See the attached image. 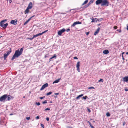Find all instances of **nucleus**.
<instances>
[{
  "label": "nucleus",
  "instance_id": "nucleus-15",
  "mask_svg": "<svg viewBox=\"0 0 128 128\" xmlns=\"http://www.w3.org/2000/svg\"><path fill=\"white\" fill-rule=\"evenodd\" d=\"M109 53V52L108 50H104L103 52V53L105 54H107Z\"/></svg>",
  "mask_w": 128,
  "mask_h": 128
},
{
  "label": "nucleus",
  "instance_id": "nucleus-45",
  "mask_svg": "<svg viewBox=\"0 0 128 128\" xmlns=\"http://www.w3.org/2000/svg\"><path fill=\"white\" fill-rule=\"evenodd\" d=\"M74 59H76L77 60L78 59V58L76 56H75L73 58Z\"/></svg>",
  "mask_w": 128,
  "mask_h": 128
},
{
  "label": "nucleus",
  "instance_id": "nucleus-20",
  "mask_svg": "<svg viewBox=\"0 0 128 128\" xmlns=\"http://www.w3.org/2000/svg\"><path fill=\"white\" fill-rule=\"evenodd\" d=\"M29 9H30L29 8H27L26 9V10H25L24 11L25 14H28V13L29 12Z\"/></svg>",
  "mask_w": 128,
  "mask_h": 128
},
{
  "label": "nucleus",
  "instance_id": "nucleus-37",
  "mask_svg": "<svg viewBox=\"0 0 128 128\" xmlns=\"http://www.w3.org/2000/svg\"><path fill=\"white\" fill-rule=\"evenodd\" d=\"M87 110L89 112H91L90 109L88 108H87Z\"/></svg>",
  "mask_w": 128,
  "mask_h": 128
},
{
  "label": "nucleus",
  "instance_id": "nucleus-48",
  "mask_svg": "<svg viewBox=\"0 0 128 128\" xmlns=\"http://www.w3.org/2000/svg\"><path fill=\"white\" fill-rule=\"evenodd\" d=\"M7 1H8L10 3H11L12 2L11 0H8Z\"/></svg>",
  "mask_w": 128,
  "mask_h": 128
},
{
  "label": "nucleus",
  "instance_id": "nucleus-7",
  "mask_svg": "<svg viewBox=\"0 0 128 128\" xmlns=\"http://www.w3.org/2000/svg\"><path fill=\"white\" fill-rule=\"evenodd\" d=\"M82 24V22L79 21H77L74 22L73 24L71 25V27H74L77 24Z\"/></svg>",
  "mask_w": 128,
  "mask_h": 128
},
{
  "label": "nucleus",
  "instance_id": "nucleus-54",
  "mask_svg": "<svg viewBox=\"0 0 128 128\" xmlns=\"http://www.w3.org/2000/svg\"><path fill=\"white\" fill-rule=\"evenodd\" d=\"M54 94L55 95H58L59 94V93H55Z\"/></svg>",
  "mask_w": 128,
  "mask_h": 128
},
{
  "label": "nucleus",
  "instance_id": "nucleus-23",
  "mask_svg": "<svg viewBox=\"0 0 128 128\" xmlns=\"http://www.w3.org/2000/svg\"><path fill=\"white\" fill-rule=\"evenodd\" d=\"M94 1V0H91L88 4L89 6L92 4V3Z\"/></svg>",
  "mask_w": 128,
  "mask_h": 128
},
{
  "label": "nucleus",
  "instance_id": "nucleus-18",
  "mask_svg": "<svg viewBox=\"0 0 128 128\" xmlns=\"http://www.w3.org/2000/svg\"><path fill=\"white\" fill-rule=\"evenodd\" d=\"M8 55V54H7L6 53L4 54V60H5L6 59L7 56Z\"/></svg>",
  "mask_w": 128,
  "mask_h": 128
},
{
  "label": "nucleus",
  "instance_id": "nucleus-44",
  "mask_svg": "<svg viewBox=\"0 0 128 128\" xmlns=\"http://www.w3.org/2000/svg\"><path fill=\"white\" fill-rule=\"evenodd\" d=\"M91 88L94 89V88L93 87H90L89 88H88V89H91Z\"/></svg>",
  "mask_w": 128,
  "mask_h": 128
},
{
  "label": "nucleus",
  "instance_id": "nucleus-64",
  "mask_svg": "<svg viewBox=\"0 0 128 128\" xmlns=\"http://www.w3.org/2000/svg\"><path fill=\"white\" fill-rule=\"evenodd\" d=\"M127 29L128 30V25L127 26Z\"/></svg>",
  "mask_w": 128,
  "mask_h": 128
},
{
  "label": "nucleus",
  "instance_id": "nucleus-63",
  "mask_svg": "<svg viewBox=\"0 0 128 128\" xmlns=\"http://www.w3.org/2000/svg\"><path fill=\"white\" fill-rule=\"evenodd\" d=\"M90 127L91 128H94V127L93 126H92Z\"/></svg>",
  "mask_w": 128,
  "mask_h": 128
},
{
  "label": "nucleus",
  "instance_id": "nucleus-58",
  "mask_svg": "<svg viewBox=\"0 0 128 128\" xmlns=\"http://www.w3.org/2000/svg\"><path fill=\"white\" fill-rule=\"evenodd\" d=\"M32 18V17H30L29 19H28V20H29L30 21L31 20V19Z\"/></svg>",
  "mask_w": 128,
  "mask_h": 128
},
{
  "label": "nucleus",
  "instance_id": "nucleus-47",
  "mask_svg": "<svg viewBox=\"0 0 128 128\" xmlns=\"http://www.w3.org/2000/svg\"><path fill=\"white\" fill-rule=\"evenodd\" d=\"M95 22V20L93 18V19H92V22Z\"/></svg>",
  "mask_w": 128,
  "mask_h": 128
},
{
  "label": "nucleus",
  "instance_id": "nucleus-21",
  "mask_svg": "<svg viewBox=\"0 0 128 128\" xmlns=\"http://www.w3.org/2000/svg\"><path fill=\"white\" fill-rule=\"evenodd\" d=\"M56 54H55L54 55V56H52L51 58H50V61L52 60V59L54 58H56Z\"/></svg>",
  "mask_w": 128,
  "mask_h": 128
},
{
  "label": "nucleus",
  "instance_id": "nucleus-32",
  "mask_svg": "<svg viewBox=\"0 0 128 128\" xmlns=\"http://www.w3.org/2000/svg\"><path fill=\"white\" fill-rule=\"evenodd\" d=\"M48 31V30H45L43 32H42V33H41L42 34H44L46 32H47Z\"/></svg>",
  "mask_w": 128,
  "mask_h": 128
},
{
  "label": "nucleus",
  "instance_id": "nucleus-29",
  "mask_svg": "<svg viewBox=\"0 0 128 128\" xmlns=\"http://www.w3.org/2000/svg\"><path fill=\"white\" fill-rule=\"evenodd\" d=\"M106 115L107 117H109L110 116V114L109 112H108L106 114Z\"/></svg>",
  "mask_w": 128,
  "mask_h": 128
},
{
  "label": "nucleus",
  "instance_id": "nucleus-27",
  "mask_svg": "<svg viewBox=\"0 0 128 128\" xmlns=\"http://www.w3.org/2000/svg\"><path fill=\"white\" fill-rule=\"evenodd\" d=\"M89 6L88 5V4H87V5H85L84 6H83L82 8H88Z\"/></svg>",
  "mask_w": 128,
  "mask_h": 128
},
{
  "label": "nucleus",
  "instance_id": "nucleus-26",
  "mask_svg": "<svg viewBox=\"0 0 128 128\" xmlns=\"http://www.w3.org/2000/svg\"><path fill=\"white\" fill-rule=\"evenodd\" d=\"M52 93V92H48L47 93L46 95V96H48L51 94Z\"/></svg>",
  "mask_w": 128,
  "mask_h": 128
},
{
  "label": "nucleus",
  "instance_id": "nucleus-31",
  "mask_svg": "<svg viewBox=\"0 0 128 128\" xmlns=\"http://www.w3.org/2000/svg\"><path fill=\"white\" fill-rule=\"evenodd\" d=\"M87 96H83L82 98L84 99V100H86V99L87 98Z\"/></svg>",
  "mask_w": 128,
  "mask_h": 128
},
{
  "label": "nucleus",
  "instance_id": "nucleus-9",
  "mask_svg": "<svg viewBox=\"0 0 128 128\" xmlns=\"http://www.w3.org/2000/svg\"><path fill=\"white\" fill-rule=\"evenodd\" d=\"M48 86V84L47 83H46L45 84H44L42 87L40 88V90H44L45 88Z\"/></svg>",
  "mask_w": 128,
  "mask_h": 128
},
{
  "label": "nucleus",
  "instance_id": "nucleus-36",
  "mask_svg": "<svg viewBox=\"0 0 128 128\" xmlns=\"http://www.w3.org/2000/svg\"><path fill=\"white\" fill-rule=\"evenodd\" d=\"M50 108H47L46 109H45L44 110V111H46V110H50Z\"/></svg>",
  "mask_w": 128,
  "mask_h": 128
},
{
  "label": "nucleus",
  "instance_id": "nucleus-17",
  "mask_svg": "<svg viewBox=\"0 0 128 128\" xmlns=\"http://www.w3.org/2000/svg\"><path fill=\"white\" fill-rule=\"evenodd\" d=\"M61 79L60 78L56 80L55 81H54L53 82V84H54V83H56L58 82Z\"/></svg>",
  "mask_w": 128,
  "mask_h": 128
},
{
  "label": "nucleus",
  "instance_id": "nucleus-5",
  "mask_svg": "<svg viewBox=\"0 0 128 128\" xmlns=\"http://www.w3.org/2000/svg\"><path fill=\"white\" fill-rule=\"evenodd\" d=\"M80 62L79 61L76 64V67L77 68V70L78 71V72H80Z\"/></svg>",
  "mask_w": 128,
  "mask_h": 128
},
{
  "label": "nucleus",
  "instance_id": "nucleus-25",
  "mask_svg": "<svg viewBox=\"0 0 128 128\" xmlns=\"http://www.w3.org/2000/svg\"><path fill=\"white\" fill-rule=\"evenodd\" d=\"M88 0H86L82 4V6H83L85 4H86L88 2Z\"/></svg>",
  "mask_w": 128,
  "mask_h": 128
},
{
  "label": "nucleus",
  "instance_id": "nucleus-39",
  "mask_svg": "<svg viewBox=\"0 0 128 128\" xmlns=\"http://www.w3.org/2000/svg\"><path fill=\"white\" fill-rule=\"evenodd\" d=\"M103 20V18H100L99 19V21H101Z\"/></svg>",
  "mask_w": 128,
  "mask_h": 128
},
{
  "label": "nucleus",
  "instance_id": "nucleus-52",
  "mask_svg": "<svg viewBox=\"0 0 128 128\" xmlns=\"http://www.w3.org/2000/svg\"><path fill=\"white\" fill-rule=\"evenodd\" d=\"M30 118V117H28L26 118V119L27 120H29Z\"/></svg>",
  "mask_w": 128,
  "mask_h": 128
},
{
  "label": "nucleus",
  "instance_id": "nucleus-28",
  "mask_svg": "<svg viewBox=\"0 0 128 128\" xmlns=\"http://www.w3.org/2000/svg\"><path fill=\"white\" fill-rule=\"evenodd\" d=\"M4 23V22L3 20H2L0 22V26H1Z\"/></svg>",
  "mask_w": 128,
  "mask_h": 128
},
{
  "label": "nucleus",
  "instance_id": "nucleus-46",
  "mask_svg": "<svg viewBox=\"0 0 128 128\" xmlns=\"http://www.w3.org/2000/svg\"><path fill=\"white\" fill-rule=\"evenodd\" d=\"M70 30V29L69 28H68L66 30V31L67 32H69Z\"/></svg>",
  "mask_w": 128,
  "mask_h": 128
},
{
  "label": "nucleus",
  "instance_id": "nucleus-38",
  "mask_svg": "<svg viewBox=\"0 0 128 128\" xmlns=\"http://www.w3.org/2000/svg\"><path fill=\"white\" fill-rule=\"evenodd\" d=\"M47 103V101L46 100H45L44 101V102H42V103L43 104H46Z\"/></svg>",
  "mask_w": 128,
  "mask_h": 128
},
{
  "label": "nucleus",
  "instance_id": "nucleus-41",
  "mask_svg": "<svg viewBox=\"0 0 128 128\" xmlns=\"http://www.w3.org/2000/svg\"><path fill=\"white\" fill-rule=\"evenodd\" d=\"M41 126L42 127V128H44V126L43 124H41Z\"/></svg>",
  "mask_w": 128,
  "mask_h": 128
},
{
  "label": "nucleus",
  "instance_id": "nucleus-14",
  "mask_svg": "<svg viewBox=\"0 0 128 128\" xmlns=\"http://www.w3.org/2000/svg\"><path fill=\"white\" fill-rule=\"evenodd\" d=\"M8 25V23H6L2 25V26H0L2 27L4 29H5L6 28V27Z\"/></svg>",
  "mask_w": 128,
  "mask_h": 128
},
{
  "label": "nucleus",
  "instance_id": "nucleus-1",
  "mask_svg": "<svg viewBox=\"0 0 128 128\" xmlns=\"http://www.w3.org/2000/svg\"><path fill=\"white\" fill-rule=\"evenodd\" d=\"M109 2L108 0H97L96 2V4L97 5L100 4L102 6H109Z\"/></svg>",
  "mask_w": 128,
  "mask_h": 128
},
{
  "label": "nucleus",
  "instance_id": "nucleus-8",
  "mask_svg": "<svg viewBox=\"0 0 128 128\" xmlns=\"http://www.w3.org/2000/svg\"><path fill=\"white\" fill-rule=\"evenodd\" d=\"M82 24V22L79 21H77L74 22L73 24L71 25V27H74L77 24Z\"/></svg>",
  "mask_w": 128,
  "mask_h": 128
},
{
  "label": "nucleus",
  "instance_id": "nucleus-16",
  "mask_svg": "<svg viewBox=\"0 0 128 128\" xmlns=\"http://www.w3.org/2000/svg\"><path fill=\"white\" fill-rule=\"evenodd\" d=\"M100 28L98 27L96 30V31L94 32V34L95 35H96L99 32L100 30Z\"/></svg>",
  "mask_w": 128,
  "mask_h": 128
},
{
  "label": "nucleus",
  "instance_id": "nucleus-61",
  "mask_svg": "<svg viewBox=\"0 0 128 128\" xmlns=\"http://www.w3.org/2000/svg\"><path fill=\"white\" fill-rule=\"evenodd\" d=\"M54 98H57V96H54Z\"/></svg>",
  "mask_w": 128,
  "mask_h": 128
},
{
  "label": "nucleus",
  "instance_id": "nucleus-40",
  "mask_svg": "<svg viewBox=\"0 0 128 128\" xmlns=\"http://www.w3.org/2000/svg\"><path fill=\"white\" fill-rule=\"evenodd\" d=\"M40 118V116H37L36 117V120H38V119H39Z\"/></svg>",
  "mask_w": 128,
  "mask_h": 128
},
{
  "label": "nucleus",
  "instance_id": "nucleus-59",
  "mask_svg": "<svg viewBox=\"0 0 128 128\" xmlns=\"http://www.w3.org/2000/svg\"><path fill=\"white\" fill-rule=\"evenodd\" d=\"M125 90L126 91H128V89L127 88H125Z\"/></svg>",
  "mask_w": 128,
  "mask_h": 128
},
{
  "label": "nucleus",
  "instance_id": "nucleus-49",
  "mask_svg": "<svg viewBox=\"0 0 128 128\" xmlns=\"http://www.w3.org/2000/svg\"><path fill=\"white\" fill-rule=\"evenodd\" d=\"M66 128H72V127L69 126H67Z\"/></svg>",
  "mask_w": 128,
  "mask_h": 128
},
{
  "label": "nucleus",
  "instance_id": "nucleus-10",
  "mask_svg": "<svg viewBox=\"0 0 128 128\" xmlns=\"http://www.w3.org/2000/svg\"><path fill=\"white\" fill-rule=\"evenodd\" d=\"M7 96L6 101H10L12 98V96H11L10 95H8L7 94Z\"/></svg>",
  "mask_w": 128,
  "mask_h": 128
},
{
  "label": "nucleus",
  "instance_id": "nucleus-6",
  "mask_svg": "<svg viewBox=\"0 0 128 128\" xmlns=\"http://www.w3.org/2000/svg\"><path fill=\"white\" fill-rule=\"evenodd\" d=\"M18 22V20H17L15 19L14 20H12L10 22V23L11 24H12L14 25L16 24Z\"/></svg>",
  "mask_w": 128,
  "mask_h": 128
},
{
  "label": "nucleus",
  "instance_id": "nucleus-11",
  "mask_svg": "<svg viewBox=\"0 0 128 128\" xmlns=\"http://www.w3.org/2000/svg\"><path fill=\"white\" fill-rule=\"evenodd\" d=\"M83 94H82L78 96L76 98L74 99V100L75 101L77 100H79L80 99V98L83 96Z\"/></svg>",
  "mask_w": 128,
  "mask_h": 128
},
{
  "label": "nucleus",
  "instance_id": "nucleus-2",
  "mask_svg": "<svg viewBox=\"0 0 128 128\" xmlns=\"http://www.w3.org/2000/svg\"><path fill=\"white\" fill-rule=\"evenodd\" d=\"M22 54L19 52V49H18L15 52L11 58V60H13L16 58H18Z\"/></svg>",
  "mask_w": 128,
  "mask_h": 128
},
{
  "label": "nucleus",
  "instance_id": "nucleus-51",
  "mask_svg": "<svg viewBox=\"0 0 128 128\" xmlns=\"http://www.w3.org/2000/svg\"><path fill=\"white\" fill-rule=\"evenodd\" d=\"M126 124V123L125 122H124L123 123V125L124 126Z\"/></svg>",
  "mask_w": 128,
  "mask_h": 128
},
{
  "label": "nucleus",
  "instance_id": "nucleus-13",
  "mask_svg": "<svg viewBox=\"0 0 128 128\" xmlns=\"http://www.w3.org/2000/svg\"><path fill=\"white\" fill-rule=\"evenodd\" d=\"M32 3L31 2H30L27 8H29V9H31L32 8Z\"/></svg>",
  "mask_w": 128,
  "mask_h": 128
},
{
  "label": "nucleus",
  "instance_id": "nucleus-56",
  "mask_svg": "<svg viewBox=\"0 0 128 128\" xmlns=\"http://www.w3.org/2000/svg\"><path fill=\"white\" fill-rule=\"evenodd\" d=\"M3 20V21H4V22H5L6 21H7V20H6V19L4 20Z\"/></svg>",
  "mask_w": 128,
  "mask_h": 128
},
{
  "label": "nucleus",
  "instance_id": "nucleus-30",
  "mask_svg": "<svg viewBox=\"0 0 128 128\" xmlns=\"http://www.w3.org/2000/svg\"><path fill=\"white\" fill-rule=\"evenodd\" d=\"M30 21L28 19L24 23V25H25L29 21Z\"/></svg>",
  "mask_w": 128,
  "mask_h": 128
},
{
  "label": "nucleus",
  "instance_id": "nucleus-12",
  "mask_svg": "<svg viewBox=\"0 0 128 128\" xmlns=\"http://www.w3.org/2000/svg\"><path fill=\"white\" fill-rule=\"evenodd\" d=\"M123 80L124 82H128V76L124 77L123 78Z\"/></svg>",
  "mask_w": 128,
  "mask_h": 128
},
{
  "label": "nucleus",
  "instance_id": "nucleus-55",
  "mask_svg": "<svg viewBox=\"0 0 128 128\" xmlns=\"http://www.w3.org/2000/svg\"><path fill=\"white\" fill-rule=\"evenodd\" d=\"M89 124L90 127H91L92 126V124H91L90 122Z\"/></svg>",
  "mask_w": 128,
  "mask_h": 128
},
{
  "label": "nucleus",
  "instance_id": "nucleus-42",
  "mask_svg": "<svg viewBox=\"0 0 128 128\" xmlns=\"http://www.w3.org/2000/svg\"><path fill=\"white\" fill-rule=\"evenodd\" d=\"M117 26H115L114 27V29H116L117 28Z\"/></svg>",
  "mask_w": 128,
  "mask_h": 128
},
{
  "label": "nucleus",
  "instance_id": "nucleus-24",
  "mask_svg": "<svg viewBox=\"0 0 128 128\" xmlns=\"http://www.w3.org/2000/svg\"><path fill=\"white\" fill-rule=\"evenodd\" d=\"M42 34L41 33H39V34H37L36 35H34V37H36L38 36H39L42 35Z\"/></svg>",
  "mask_w": 128,
  "mask_h": 128
},
{
  "label": "nucleus",
  "instance_id": "nucleus-34",
  "mask_svg": "<svg viewBox=\"0 0 128 128\" xmlns=\"http://www.w3.org/2000/svg\"><path fill=\"white\" fill-rule=\"evenodd\" d=\"M36 105H38V106L40 105V103L39 102H36Z\"/></svg>",
  "mask_w": 128,
  "mask_h": 128
},
{
  "label": "nucleus",
  "instance_id": "nucleus-62",
  "mask_svg": "<svg viewBox=\"0 0 128 128\" xmlns=\"http://www.w3.org/2000/svg\"><path fill=\"white\" fill-rule=\"evenodd\" d=\"M40 99H43V98L42 97H40Z\"/></svg>",
  "mask_w": 128,
  "mask_h": 128
},
{
  "label": "nucleus",
  "instance_id": "nucleus-60",
  "mask_svg": "<svg viewBox=\"0 0 128 128\" xmlns=\"http://www.w3.org/2000/svg\"><path fill=\"white\" fill-rule=\"evenodd\" d=\"M122 59L123 60H124V58L123 57V55H122Z\"/></svg>",
  "mask_w": 128,
  "mask_h": 128
},
{
  "label": "nucleus",
  "instance_id": "nucleus-4",
  "mask_svg": "<svg viewBox=\"0 0 128 128\" xmlns=\"http://www.w3.org/2000/svg\"><path fill=\"white\" fill-rule=\"evenodd\" d=\"M66 30L65 28H63L59 30L58 32V34L59 36H61L62 33L65 32Z\"/></svg>",
  "mask_w": 128,
  "mask_h": 128
},
{
  "label": "nucleus",
  "instance_id": "nucleus-43",
  "mask_svg": "<svg viewBox=\"0 0 128 128\" xmlns=\"http://www.w3.org/2000/svg\"><path fill=\"white\" fill-rule=\"evenodd\" d=\"M46 120L47 121H49V118L48 117H47L46 118Z\"/></svg>",
  "mask_w": 128,
  "mask_h": 128
},
{
  "label": "nucleus",
  "instance_id": "nucleus-19",
  "mask_svg": "<svg viewBox=\"0 0 128 128\" xmlns=\"http://www.w3.org/2000/svg\"><path fill=\"white\" fill-rule=\"evenodd\" d=\"M9 50H8L6 53L8 54V55L11 52H12L11 49L10 48H9Z\"/></svg>",
  "mask_w": 128,
  "mask_h": 128
},
{
  "label": "nucleus",
  "instance_id": "nucleus-50",
  "mask_svg": "<svg viewBox=\"0 0 128 128\" xmlns=\"http://www.w3.org/2000/svg\"><path fill=\"white\" fill-rule=\"evenodd\" d=\"M89 32H86V34L87 36H88L89 34Z\"/></svg>",
  "mask_w": 128,
  "mask_h": 128
},
{
  "label": "nucleus",
  "instance_id": "nucleus-57",
  "mask_svg": "<svg viewBox=\"0 0 128 128\" xmlns=\"http://www.w3.org/2000/svg\"><path fill=\"white\" fill-rule=\"evenodd\" d=\"M48 55H45L44 58H46L48 56Z\"/></svg>",
  "mask_w": 128,
  "mask_h": 128
},
{
  "label": "nucleus",
  "instance_id": "nucleus-53",
  "mask_svg": "<svg viewBox=\"0 0 128 128\" xmlns=\"http://www.w3.org/2000/svg\"><path fill=\"white\" fill-rule=\"evenodd\" d=\"M117 31H118V32H121V30L120 29V30H117Z\"/></svg>",
  "mask_w": 128,
  "mask_h": 128
},
{
  "label": "nucleus",
  "instance_id": "nucleus-22",
  "mask_svg": "<svg viewBox=\"0 0 128 128\" xmlns=\"http://www.w3.org/2000/svg\"><path fill=\"white\" fill-rule=\"evenodd\" d=\"M23 49L24 47H22L20 49V50H19V52L21 54H22V53Z\"/></svg>",
  "mask_w": 128,
  "mask_h": 128
},
{
  "label": "nucleus",
  "instance_id": "nucleus-35",
  "mask_svg": "<svg viewBox=\"0 0 128 128\" xmlns=\"http://www.w3.org/2000/svg\"><path fill=\"white\" fill-rule=\"evenodd\" d=\"M103 79H100V80H98V82H103Z\"/></svg>",
  "mask_w": 128,
  "mask_h": 128
},
{
  "label": "nucleus",
  "instance_id": "nucleus-3",
  "mask_svg": "<svg viewBox=\"0 0 128 128\" xmlns=\"http://www.w3.org/2000/svg\"><path fill=\"white\" fill-rule=\"evenodd\" d=\"M7 94H4L0 97V101L4 102L6 101L7 97Z\"/></svg>",
  "mask_w": 128,
  "mask_h": 128
},
{
  "label": "nucleus",
  "instance_id": "nucleus-33",
  "mask_svg": "<svg viewBox=\"0 0 128 128\" xmlns=\"http://www.w3.org/2000/svg\"><path fill=\"white\" fill-rule=\"evenodd\" d=\"M34 38H35V37H34V36L32 38H28L27 39H28V40H33V39Z\"/></svg>",
  "mask_w": 128,
  "mask_h": 128
}]
</instances>
